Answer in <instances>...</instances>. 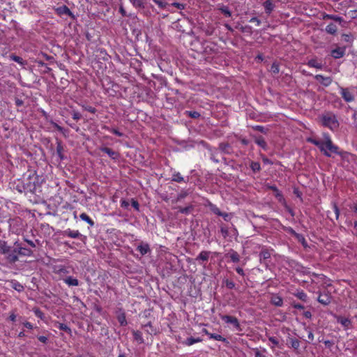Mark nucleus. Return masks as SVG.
<instances>
[{
    "instance_id": "f257e3e1",
    "label": "nucleus",
    "mask_w": 357,
    "mask_h": 357,
    "mask_svg": "<svg viewBox=\"0 0 357 357\" xmlns=\"http://www.w3.org/2000/svg\"><path fill=\"white\" fill-rule=\"evenodd\" d=\"M321 123L323 126L328 128L331 130H335L339 127V122L336 116L332 113H326L321 116Z\"/></svg>"
},
{
    "instance_id": "f03ea898",
    "label": "nucleus",
    "mask_w": 357,
    "mask_h": 357,
    "mask_svg": "<svg viewBox=\"0 0 357 357\" xmlns=\"http://www.w3.org/2000/svg\"><path fill=\"white\" fill-rule=\"evenodd\" d=\"M324 144L325 149L330 153V155H331V153H337V146L333 144L331 139H330L329 136L326 134L324 135Z\"/></svg>"
},
{
    "instance_id": "7ed1b4c3",
    "label": "nucleus",
    "mask_w": 357,
    "mask_h": 357,
    "mask_svg": "<svg viewBox=\"0 0 357 357\" xmlns=\"http://www.w3.org/2000/svg\"><path fill=\"white\" fill-rule=\"evenodd\" d=\"M222 320L227 324H232L236 328H239V322L236 317L229 316V315H222L221 316Z\"/></svg>"
},
{
    "instance_id": "20e7f679",
    "label": "nucleus",
    "mask_w": 357,
    "mask_h": 357,
    "mask_svg": "<svg viewBox=\"0 0 357 357\" xmlns=\"http://www.w3.org/2000/svg\"><path fill=\"white\" fill-rule=\"evenodd\" d=\"M314 78L325 86H328L332 83V79L330 77H324L321 75H317Z\"/></svg>"
},
{
    "instance_id": "39448f33",
    "label": "nucleus",
    "mask_w": 357,
    "mask_h": 357,
    "mask_svg": "<svg viewBox=\"0 0 357 357\" xmlns=\"http://www.w3.org/2000/svg\"><path fill=\"white\" fill-rule=\"evenodd\" d=\"M337 321L346 330L351 326V321L349 319L344 317H336Z\"/></svg>"
},
{
    "instance_id": "423d86ee",
    "label": "nucleus",
    "mask_w": 357,
    "mask_h": 357,
    "mask_svg": "<svg viewBox=\"0 0 357 357\" xmlns=\"http://www.w3.org/2000/svg\"><path fill=\"white\" fill-rule=\"evenodd\" d=\"M341 94L347 102H351L354 99V95L346 89L341 88Z\"/></svg>"
},
{
    "instance_id": "0eeeda50",
    "label": "nucleus",
    "mask_w": 357,
    "mask_h": 357,
    "mask_svg": "<svg viewBox=\"0 0 357 357\" xmlns=\"http://www.w3.org/2000/svg\"><path fill=\"white\" fill-rule=\"evenodd\" d=\"M345 50L342 47L336 48L331 52V55L335 59L342 58L344 55Z\"/></svg>"
},
{
    "instance_id": "6e6552de",
    "label": "nucleus",
    "mask_w": 357,
    "mask_h": 357,
    "mask_svg": "<svg viewBox=\"0 0 357 357\" xmlns=\"http://www.w3.org/2000/svg\"><path fill=\"white\" fill-rule=\"evenodd\" d=\"M312 144L317 146L321 151L324 153V154L327 156H330V153L326 151V149L324 147V140L323 141H319L316 139H310V140Z\"/></svg>"
},
{
    "instance_id": "1a4fd4ad",
    "label": "nucleus",
    "mask_w": 357,
    "mask_h": 357,
    "mask_svg": "<svg viewBox=\"0 0 357 357\" xmlns=\"http://www.w3.org/2000/svg\"><path fill=\"white\" fill-rule=\"evenodd\" d=\"M56 11L59 15H72V13L70 12L69 8L66 6H61L60 7H58L56 9Z\"/></svg>"
},
{
    "instance_id": "9d476101",
    "label": "nucleus",
    "mask_w": 357,
    "mask_h": 357,
    "mask_svg": "<svg viewBox=\"0 0 357 357\" xmlns=\"http://www.w3.org/2000/svg\"><path fill=\"white\" fill-rule=\"evenodd\" d=\"M137 250L142 255L147 254L150 251L149 246L147 243H141L137 246Z\"/></svg>"
},
{
    "instance_id": "9b49d317",
    "label": "nucleus",
    "mask_w": 357,
    "mask_h": 357,
    "mask_svg": "<svg viewBox=\"0 0 357 357\" xmlns=\"http://www.w3.org/2000/svg\"><path fill=\"white\" fill-rule=\"evenodd\" d=\"M202 340L199 337H188L187 338L184 342H183V344L187 345V346H191L195 343H197V342H202Z\"/></svg>"
},
{
    "instance_id": "f8f14e48",
    "label": "nucleus",
    "mask_w": 357,
    "mask_h": 357,
    "mask_svg": "<svg viewBox=\"0 0 357 357\" xmlns=\"http://www.w3.org/2000/svg\"><path fill=\"white\" fill-rule=\"evenodd\" d=\"M271 301L273 305L276 306H282L283 304V301L282 298L277 295H273L271 298Z\"/></svg>"
},
{
    "instance_id": "ddd939ff",
    "label": "nucleus",
    "mask_w": 357,
    "mask_h": 357,
    "mask_svg": "<svg viewBox=\"0 0 357 357\" xmlns=\"http://www.w3.org/2000/svg\"><path fill=\"white\" fill-rule=\"evenodd\" d=\"M64 282L69 286H78V280L73 277H68L64 280Z\"/></svg>"
},
{
    "instance_id": "4468645a",
    "label": "nucleus",
    "mask_w": 357,
    "mask_h": 357,
    "mask_svg": "<svg viewBox=\"0 0 357 357\" xmlns=\"http://www.w3.org/2000/svg\"><path fill=\"white\" fill-rule=\"evenodd\" d=\"M308 66L312 68H315L318 69H321L322 68V64L319 62L317 59H311L308 61Z\"/></svg>"
},
{
    "instance_id": "2eb2a0df",
    "label": "nucleus",
    "mask_w": 357,
    "mask_h": 357,
    "mask_svg": "<svg viewBox=\"0 0 357 357\" xmlns=\"http://www.w3.org/2000/svg\"><path fill=\"white\" fill-rule=\"evenodd\" d=\"M18 250V253L24 256H30L32 253L31 250L25 248L16 247Z\"/></svg>"
},
{
    "instance_id": "dca6fc26",
    "label": "nucleus",
    "mask_w": 357,
    "mask_h": 357,
    "mask_svg": "<svg viewBox=\"0 0 357 357\" xmlns=\"http://www.w3.org/2000/svg\"><path fill=\"white\" fill-rule=\"evenodd\" d=\"M227 255L230 257L231 260L233 262H238L240 260L239 255L234 250H231V252H229L227 254Z\"/></svg>"
},
{
    "instance_id": "f3484780",
    "label": "nucleus",
    "mask_w": 357,
    "mask_h": 357,
    "mask_svg": "<svg viewBox=\"0 0 357 357\" xmlns=\"http://www.w3.org/2000/svg\"><path fill=\"white\" fill-rule=\"evenodd\" d=\"M10 58L12 61L18 63L22 66H24L26 64V62L20 56L13 54L10 56Z\"/></svg>"
},
{
    "instance_id": "a211bd4d",
    "label": "nucleus",
    "mask_w": 357,
    "mask_h": 357,
    "mask_svg": "<svg viewBox=\"0 0 357 357\" xmlns=\"http://www.w3.org/2000/svg\"><path fill=\"white\" fill-rule=\"evenodd\" d=\"M337 30V26L334 24H330L326 27V31L331 34H335Z\"/></svg>"
},
{
    "instance_id": "6ab92c4d",
    "label": "nucleus",
    "mask_w": 357,
    "mask_h": 357,
    "mask_svg": "<svg viewBox=\"0 0 357 357\" xmlns=\"http://www.w3.org/2000/svg\"><path fill=\"white\" fill-rule=\"evenodd\" d=\"M264 6L265 8L266 13H270L273 10L274 8L273 3L269 0L266 1L264 2Z\"/></svg>"
},
{
    "instance_id": "aec40b11",
    "label": "nucleus",
    "mask_w": 357,
    "mask_h": 357,
    "mask_svg": "<svg viewBox=\"0 0 357 357\" xmlns=\"http://www.w3.org/2000/svg\"><path fill=\"white\" fill-rule=\"evenodd\" d=\"M79 217H80L81 220H82L83 221L86 222L91 226H93L94 225L93 221L85 213H82V214H80Z\"/></svg>"
},
{
    "instance_id": "412c9836",
    "label": "nucleus",
    "mask_w": 357,
    "mask_h": 357,
    "mask_svg": "<svg viewBox=\"0 0 357 357\" xmlns=\"http://www.w3.org/2000/svg\"><path fill=\"white\" fill-rule=\"evenodd\" d=\"M209 257V252L203 251L199 253L198 255L197 260H202V261H207Z\"/></svg>"
},
{
    "instance_id": "4be33fe9",
    "label": "nucleus",
    "mask_w": 357,
    "mask_h": 357,
    "mask_svg": "<svg viewBox=\"0 0 357 357\" xmlns=\"http://www.w3.org/2000/svg\"><path fill=\"white\" fill-rule=\"evenodd\" d=\"M209 338L214 339V340H218V341H222L225 342H227V340L225 337H223L220 335H218V334L211 333V334H209Z\"/></svg>"
},
{
    "instance_id": "5701e85b",
    "label": "nucleus",
    "mask_w": 357,
    "mask_h": 357,
    "mask_svg": "<svg viewBox=\"0 0 357 357\" xmlns=\"http://www.w3.org/2000/svg\"><path fill=\"white\" fill-rule=\"evenodd\" d=\"M323 19L324 20L330 19V20H335V21H337L339 22H340L342 21V18L340 17H338L337 15H328V14H325L323 16Z\"/></svg>"
},
{
    "instance_id": "b1692460",
    "label": "nucleus",
    "mask_w": 357,
    "mask_h": 357,
    "mask_svg": "<svg viewBox=\"0 0 357 357\" xmlns=\"http://www.w3.org/2000/svg\"><path fill=\"white\" fill-rule=\"evenodd\" d=\"M117 319L121 326H125L127 324V321H126V316H125L124 313L119 314L117 317Z\"/></svg>"
},
{
    "instance_id": "393cba45",
    "label": "nucleus",
    "mask_w": 357,
    "mask_h": 357,
    "mask_svg": "<svg viewBox=\"0 0 357 357\" xmlns=\"http://www.w3.org/2000/svg\"><path fill=\"white\" fill-rule=\"evenodd\" d=\"M210 208L215 214L220 216H224V214L220 212V209L216 206L211 204Z\"/></svg>"
},
{
    "instance_id": "a878e982",
    "label": "nucleus",
    "mask_w": 357,
    "mask_h": 357,
    "mask_svg": "<svg viewBox=\"0 0 357 357\" xmlns=\"http://www.w3.org/2000/svg\"><path fill=\"white\" fill-rule=\"evenodd\" d=\"M250 168L253 172H258L260 170V164L257 162H252L250 164Z\"/></svg>"
},
{
    "instance_id": "bb28decb",
    "label": "nucleus",
    "mask_w": 357,
    "mask_h": 357,
    "mask_svg": "<svg viewBox=\"0 0 357 357\" xmlns=\"http://www.w3.org/2000/svg\"><path fill=\"white\" fill-rule=\"evenodd\" d=\"M58 328L60 329V330H62V331H66V333L70 334L71 333V329L66 324H58Z\"/></svg>"
},
{
    "instance_id": "cd10ccee",
    "label": "nucleus",
    "mask_w": 357,
    "mask_h": 357,
    "mask_svg": "<svg viewBox=\"0 0 357 357\" xmlns=\"http://www.w3.org/2000/svg\"><path fill=\"white\" fill-rule=\"evenodd\" d=\"M173 181L180 183L184 181V178L180 173H176L173 175Z\"/></svg>"
},
{
    "instance_id": "c85d7f7f",
    "label": "nucleus",
    "mask_w": 357,
    "mask_h": 357,
    "mask_svg": "<svg viewBox=\"0 0 357 357\" xmlns=\"http://www.w3.org/2000/svg\"><path fill=\"white\" fill-rule=\"evenodd\" d=\"M271 252L268 250H263L260 253V258L266 259H268L271 257Z\"/></svg>"
},
{
    "instance_id": "c756f323",
    "label": "nucleus",
    "mask_w": 357,
    "mask_h": 357,
    "mask_svg": "<svg viewBox=\"0 0 357 357\" xmlns=\"http://www.w3.org/2000/svg\"><path fill=\"white\" fill-rule=\"evenodd\" d=\"M296 297H298L299 299L302 300V301H306L307 299V295L305 292H303V291H298L296 294Z\"/></svg>"
},
{
    "instance_id": "7c9ffc66",
    "label": "nucleus",
    "mask_w": 357,
    "mask_h": 357,
    "mask_svg": "<svg viewBox=\"0 0 357 357\" xmlns=\"http://www.w3.org/2000/svg\"><path fill=\"white\" fill-rule=\"evenodd\" d=\"M131 1L135 7H142L144 3L145 0H131Z\"/></svg>"
},
{
    "instance_id": "2f4dec72",
    "label": "nucleus",
    "mask_w": 357,
    "mask_h": 357,
    "mask_svg": "<svg viewBox=\"0 0 357 357\" xmlns=\"http://www.w3.org/2000/svg\"><path fill=\"white\" fill-rule=\"evenodd\" d=\"M156 4H158L160 8H165L167 3L166 0H153Z\"/></svg>"
},
{
    "instance_id": "473e14b6",
    "label": "nucleus",
    "mask_w": 357,
    "mask_h": 357,
    "mask_svg": "<svg viewBox=\"0 0 357 357\" xmlns=\"http://www.w3.org/2000/svg\"><path fill=\"white\" fill-rule=\"evenodd\" d=\"M221 10V12L226 16V17H230L231 16V13L230 11L229 10L228 8L226 7V6H223L222 8H220V9Z\"/></svg>"
},
{
    "instance_id": "72a5a7b5",
    "label": "nucleus",
    "mask_w": 357,
    "mask_h": 357,
    "mask_svg": "<svg viewBox=\"0 0 357 357\" xmlns=\"http://www.w3.org/2000/svg\"><path fill=\"white\" fill-rule=\"evenodd\" d=\"M13 287L17 291H22L24 289L23 286L18 282H14Z\"/></svg>"
},
{
    "instance_id": "f704fd0d",
    "label": "nucleus",
    "mask_w": 357,
    "mask_h": 357,
    "mask_svg": "<svg viewBox=\"0 0 357 357\" xmlns=\"http://www.w3.org/2000/svg\"><path fill=\"white\" fill-rule=\"evenodd\" d=\"M256 143L261 146L263 149L266 148V142L262 138H258L256 139Z\"/></svg>"
},
{
    "instance_id": "c9c22d12",
    "label": "nucleus",
    "mask_w": 357,
    "mask_h": 357,
    "mask_svg": "<svg viewBox=\"0 0 357 357\" xmlns=\"http://www.w3.org/2000/svg\"><path fill=\"white\" fill-rule=\"evenodd\" d=\"M102 151L105 153H106L107 154H108L109 156L111 157H113L114 155L115 154V153L110 149L109 148H102Z\"/></svg>"
},
{
    "instance_id": "e433bc0d",
    "label": "nucleus",
    "mask_w": 357,
    "mask_h": 357,
    "mask_svg": "<svg viewBox=\"0 0 357 357\" xmlns=\"http://www.w3.org/2000/svg\"><path fill=\"white\" fill-rule=\"evenodd\" d=\"M319 302H320L321 303H323L324 305H327L330 303V301H329V298H322L321 296H320L319 297V299H318Z\"/></svg>"
},
{
    "instance_id": "4c0bfd02",
    "label": "nucleus",
    "mask_w": 357,
    "mask_h": 357,
    "mask_svg": "<svg viewBox=\"0 0 357 357\" xmlns=\"http://www.w3.org/2000/svg\"><path fill=\"white\" fill-rule=\"evenodd\" d=\"M271 71L273 73H279V67H278V65L276 64V63H273V65L271 66Z\"/></svg>"
},
{
    "instance_id": "58836bf2",
    "label": "nucleus",
    "mask_w": 357,
    "mask_h": 357,
    "mask_svg": "<svg viewBox=\"0 0 357 357\" xmlns=\"http://www.w3.org/2000/svg\"><path fill=\"white\" fill-rule=\"evenodd\" d=\"M68 235L72 238H77L79 232L78 231H70Z\"/></svg>"
},
{
    "instance_id": "ea45409f",
    "label": "nucleus",
    "mask_w": 357,
    "mask_h": 357,
    "mask_svg": "<svg viewBox=\"0 0 357 357\" xmlns=\"http://www.w3.org/2000/svg\"><path fill=\"white\" fill-rule=\"evenodd\" d=\"M111 132L114 133V135H117V136H119V137H121L123 136V133L119 132L118 130L115 129V128H111L109 130Z\"/></svg>"
},
{
    "instance_id": "a19ab883",
    "label": "nucleus",
    "mask_w": 357,
    "mask_h": 357,
    "mask_svg": "<svg viewBox=\"0 0 357 357\" xmlns=\"http://www.w3.org/2000/svg\"><path fill=\"white\" fill-rule=\"evenodd\" d=\"M269 341L272 343V344L273 346H275V345L278 344V340L275 337H269Z\"/></svg>"
},
{
    "instance_id": "79ce46f5",
    "label": "nucleus",
    "mask_w": 357,
    "mask_h": 357,
    "mask_svg": "<svg viewBox=\"0 0 357 357\" xmlns=\"http://www.w3.org/2000/svg\"><path fill=\"white\" fill-rule=\"evenodd\" d=\"M189 211H190V207H185V208H179V212H181V213L188 214L189 213Z\"/></svg>"
},
{
    "instance_id": "37998d69",
    "label": "nucleus",
    "mask_w": 357,
    "mask_h": 357,
    "mask_svg": "<svg viewBox=\"0 0 357 357\" xmlns=\"http://www.w3.org/2000/svg\"><path fill=\"white\" fill-rule=\"evenodd\" d=\"M132 206L137 210H139V204L137 201L132 200Z\"/></svg>"
},
{
    "instance_id": "c03bdc74",
    "label": "nucleus",
    "mask_w": 357,
    "mask_h": 357,
    "mask_svg": "<svg viewBox=\"0 0 357 357\" xmlns=\"http://www.w3.org/2000/svg\"><path fill=\"white\" fill-rule=\"evenodd\" d=\"M24 326L29 329L33 328V325L30 322H28V321L24 322Z\"/></svg>"
},
{
    "instance_id": "a18cd8bd",
    "label": "nucleus",
    "mask_w": 357,
    "mask_h": 357,
    "mask_svg": "<svg viewBox=\"0 0 357 357\" xmlns=\"http://www.w3.org/2000/svg\"><path fill=\"white\" fill-rule=\"evenodd\" d=\"M291 346H292V347L296 349L299 346V342L297 340H294L291 342Z\"/></svg>"
},
{
    "instance_id": "49530a36",
    "label": "nucleus",
    "mask_w": 357,
    "mask_h": 357,
    "mask_svg": "<svg viewBox=\"0 0 357 357\" xmlns=\"http://www.w3.org/2000/svg\"><path fill=\"white\" fill-rule=\"evenodd\" d=\"M85 109L89 111L91 113H95V112H96V109L91 106L85 107Z\"/></svg>"
},
{
    "instance_id": "de8ad7c7",
    "label": "nucleus",
    "mask_w": 357,
    "mask_h": 357,
    "mask_svg": "<svg viewBox=\"0 0 357 357\" xmlns=\"http://www.w3.org/2000/svg\"><path fill=\"white\" fill-rule=\"evenodd\" d=\"M250 22H256L257 25H258V26L260 24V20L259 19H257V17H252L250 20Z\"/></svg>"
},
{
    "instance_id": "09e8293b",
    "label": "nucleus",
    "mask_w": 357,
    "mask_h": 357,
    "mask_svg": "<svg viewBox=\"0 0 357 357\" xmlns=\"http://www.w3.org/2000/svg\"><path fill=\"white\" fill-rule=\"evenodd\" d=\"M38 340L40 341L41 342L45 343L47 340V338L45 336H39Z\"/></svg>"
},
{
    "instance_id": "8fccbe9b",
    "label": "nucleus",
    "mask_w": 357,
    "mask_h": 357,
    "mask_svg": "<svg viewBox=\"0 0 357 357\" xmlns=\"http://www.w3.org/2000/svg\"><path fill=\"white\" fill-rule=\"evenodd\" d=\"M236 272H237L238 274H240V275H244V272H243V268H240V267H237V268H236Z\"/></svg>"
},
{
    "instance_id": "3c124183",
    "label": "nucleus",
    "mask_w": 357,
    "mask_h": 357,
    "mask_svg": "<svg viewBox=\"0 0 357 357\" xmlns=\"http://www.w3.org/2000/svg\"><path fill=\"white\" fill-rule=\"evenodd\" d=\"M173 5L174 6H176V8H178V9H183L184 8V6L183 4H181V3H174Z\"/></svg>"
},
{
    "instance_id": "603ef678",
    "label": "nucleus",
    "mask_w": 357,
    "mask_h": 357,
    "mask_svg": "<svg viewBox=\"0 0 357 357\" xmlns=\"http://www.w3.org/2000/svg\"><path fill=\"white\" fill-rule=\"evenodd\" d=\"M190 116L193 118H197L199 116V114L198 112H190Z\"/></svg>"
},
{
    "instance_id": "864d4df0",
    "label": "nucleus",
    "mask_w": 357,
    "mask_h": 357,
    "mask_svg": "<svg viewBox=\"0 0 357 357\" xmlns=\"http://www.w3.org/2000/svg\"><path fill=\"white\" fill-rule=\"evenodd\" d=\"M255 357H265L264 355L263 354H261L260 351H255Z\"/></svg>"
},
{
    "instance_id": "5fc2aeb1",
    "label": "nucleus",
    "mask_w": 357,
    "mask_h": 357,
    "mask_svg": "<svg viewBox=\"0 0 357 357\" xmlns=\"http://www.w3.org/2000/svg\"><path fill=\"white\" fill-rule=\"evenodd\" d=\"M35 314L37 317H40V318H42V316H43V313L40 311V310H36L35 311Z\"/></svg>"
},
{
    "instance_id": "6e6d98bb",
    "label": "nucleus",
    "mask_w": 357,
    "mask_h": 357,
    "mask_svg": "<svg viewBox=\"0 0 357 357\" xmlns=\"http://www.w3.org/2000/svg\"><path fill=\"white\" fill-rule=\"evenodd\" d=\"M79 118H80V114H79V113H77V112H75V113L73 114V119H74L77 120V119H79Z\"/></svg>"
},
{
    "instance_id": "4d7b16f0",
    "label": "nucleus",
    "mask_w": 357,
    "mask_h": 357,
    "mask_svg": "<svg viewBox=\"0 0 357 357\" xmlns=\"http://www.w3.org/2000/svg\"><path fill=\"white\" fill-rule=\"evenodd\" d=\"M294 306L296 309H303V306L301 304H295Z\"/></svg>"
},
{
    "instance_id": "13d9d810",
    "label": "nucleus",
    "mask_w": 357,
    "mask_h": 357,
    "mask_svg": "<svg viewBox=\"0 0 357 357\" xmlns=\"http://www.w3.org/2000/svg\"><path fill=\"white\" fill-rule=\"evenodd\" d=\"M16 319V315L15 314H12L10 315V319L12 321H14Z\"/></svg>"
},
{
    "instance_id": "bf43d9fd",
    "label": "nucleus",
    "mask_w": 357,
    "mask_h": 357,
    "mask_svg": "<svg viewBox=\"0 0 357 357\" xmlns=\"http://www.w3.org/2000/svg\"><path fill=\"white\" fill-rule=\"evenodd\" d=\"M134 335L136 340L140 339V335L137 332H134Z\"/></svg>"
},
{
    "instance_id": "052dcab7",
    "label": "nucleus",
    "mask_w": 357,
    "mask_h": 357,
    "mask_svg": "<svg viewBox=\"0 0 357 357\" xmlns=\"http://www.w3.org/2000/svg\"><path fill=\"white\" fill-rule=\"evenodd\" d=\"M121 206H124V207H127V206H128V202H126V201H123V202H121Z\"/></svg>"
},
{
    "instance_id": "680f3d73",
    "label": "nucleus",
    "mask_w": 357,
    "mask_h": 357,
    "mask_svg": "<svg viewBox=\"0 0 357 357\" xmlns=\"http://www.w3.org/2000/svg\"><path fill=\"white\" fill-rule=\"evenodd\" d=\"M202 332H203L204 333H205L206 335H207L208 337H209V334H211V333H209V332H208L206 329H205V328H204V329L202 330Z\"/></svg>"
},
{
    "instance_id": "e2e57ef3",
    "label": "nucleus",
    "mask_w": 357,
    "mask_h": 357,
    "mask_svg": "<svg viewBox=\"0 0 357 357\" xmlns=\"http://www.w3.org/2000/svg\"><path fill=\"white\" fill-rule=\"evenodd\" d=\"M27 241V243H28L31 246H32V247H35V244H34V243H33V241Z\"/></svg>"
},
{
    "instance_id": "0e129e2a",
    "label": "nucleus",
    "mask_w": 357,
    "mask_h": 357,
    "mask_svg": "<svg viewBox=\"0 0 357 357\" xmlns=\"http://www.w3.org/2000/svg\"><path fill=\"white\" fill-rule=\"evenodd\" d=\"M335 212L336 216L337 218L339 215V210L336 206H335Z\"/></svg>"
},
{
    "instance_id": "69168bd1",
    "label": "nucleus",
    "mask_w": 357,
    "mask_h": 357,
    "mask_svg": "<svg viewBox=\"0 0 357 357\" xmlns=\"http://www.w3.org/2000/svg\"><path fill=\"white\" fill-rule=\"evenodd\" d=\"M305 316L306 317H310V316H311V313H310V312H306L305 313Z\"/></svg>"
},
{
    "instance_id": "338daca9",
    "label": "nucleus",
    "mask_w": 357,
    "mask_h": 357,
    "mask_svg": "<svg viewBox=\"0 0 357 357\" xmlns=\"http://www.w3.org/2000/svg\"><path fill=\"white\" fill-rule=\"evenodd\" d=\"M24 335H24V332H20V333H19V335H18V336H19V337H24Z\"/></svg>"
},
{
    "instance_id": "774afa93",
    "label": "nucleus",
    "mask_w": 357,
    "mask_h": 357,
    "mask_svg": "<svg viewBox=\"0 0 357 357\" xmlns=\"http://www.w3.org/2000/svg\"><path fill=\"white\" fill-rule=\"evenodd\" d=\"M229 287L231 288L234 287V284L233 283H229L227 284Z\"/></svg>"
}]
</instances>
